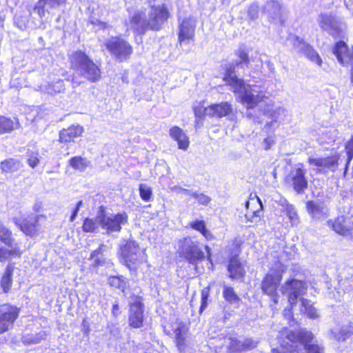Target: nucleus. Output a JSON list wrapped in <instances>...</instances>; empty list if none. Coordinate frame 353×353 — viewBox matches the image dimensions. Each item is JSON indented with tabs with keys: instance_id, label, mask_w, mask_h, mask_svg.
<instances>
[{
	"instance_id": "obj_57",
	"label": "nucleus",
	"mask_w": 353,
	"mask_h": 353,
	"mask_svg": "<svg viewBox=\"0 0 353 353\" xmlns=\"http://www.w3.org/2000/svg\"><path fill=\"white\" fill-rule=\"evenodd\" d=\"M94 24L98 26L102 30H105L108 28V23L105 21L99 20Z\"/></svg>"
},
{
	"instance_id": "obj_45",
	"label": "nucleus",
	"mask_w": 353,
	"mask_h": 353,
	"mask_svg": "<svg viewBox=\"0 0 353 353\" xmlns=\"http://www.w3.org/2000/svg\"><path fill=\"white\" fill-rule=\"evenodd\" d=\"M336 21L334 17L327 15L322 14L321 16L320 26L323 29H331L334 27Z\"/></svg>"
},
{
	"instance_id": "obj_32",
	"label": "nucleus",
	"mask_w": 353,
	"mask_h": 353,
	"mask_svg": "<svg viewBox=\"0 0 353 353\" xmlns=\"http://www.w3.org/2000/svg\"><path fill=\"white\" fill-rule=\"evenodd\" d=\"M223 297L224 300L230 305H239L241 298L236 292L234 288L230 285H224L223 288Z\"/></svg>"
},
{
	"instance_id": "obj_4",
	"label": "nucleus",
	"mask_w": 353,
	"mask_h": 353,
	"mask_svg": "<svg viewBox=\"0 0 353 353\" xmlns=\"http://www.w3.org/2000/svg\"><path fill=\"white\" fill-rule=\"evenodd\" d=\"M179 248L177 254L180 258L188 264L192 265L195 268H197L198 263L202 262L207 258L211 260V248L209 245H205L204 249L207 252L205 255L203 250L202 244L194 241L190 236H185L178 241Z\"/></svg>"
},
{
	"instance_id": "obj_53",
	"label": "nucleus",
	"mask_w": 353,
	"mask_h": 353,
	"mask_svg": "<svg viewBox=\"0 0 353 353\" xmlns=\"http://www.w3.org/2000/svg\"><path fill=\"white\" fill-rule=\"evenodd\" d=\"M39 162H40V160L39 158V153L37 152H31L28 154L27 163L30 167H31L32 168H34L35 167H37L38 165Z\"/></svg>"
},
{
	"instance_id": "obj_6",
	"label": "nucleus",
	"mask_w": 353,
	"mask_h": 353,
	"mask_svg": "<svg viewBox=\"0 0 353 353\" xmlns=\"http://www.w3.org/2000/svg\"><path fill=\"white\" fill-rule=\"evenodd\" d=\"M104 46L110 54L119 63L129 60L134 52L132 44L121 35L111 37L105 41Z\"/></svg>"
},
{
	"instance_id": "obj_56",
	"label": "nucleus",
	"mask_w": 353,
	"mask_h": 353,
	"mask_svg": "<svg viewBox=\"0 0 353 353\" xmlns=\"http://www.w3.org/2000/svg\"><path fill=\"white\" fill-rule=\"evenodd\" d=\"M121 312L120 310L119 305L118 303H115L112 305V314L114 317L117 318Z\"/></svg>"
},
{
	"instance_id": "obj_47",
	"label": "nucleus",
	"mask_w": 353,
	"mask_h": 353,
	"mask_svg": "<svg viewBox=\"0 0 353 353\" xmlns=\"http://www.w3.org/2000/svg\"><path fill=\"white\" fill-rule=\"evenodd\" d=\"M241 341L236 338H230V344L228 346L229 353H239L241 350Z\"/></svg>"
},
{
	"instance_id": "obj_2",
	"label": "nucleus",
	"mask_w": 353,
	"mask_h": 353,
	"mask_svg": "<svg viewBox=\"0 0 353 353\" xmlns=\"http://www.w3.org/2000/svg\"><path fill=\"white\" fill-rule=\"evenodd\" d=\"M244 241L234 238L225 247V268L228 277L233 281L243 282L247 276L245 261L241 258Z\"/></svg>"
},
{
	"instance_id": "obj_54",
	"label": "nucleus",
	"mask_w": 353,
	"mask_h": 353,
	"mask_svg": "<svg viewBox=\"0 0 353 353\" xmlns=\"http://www.w3.org/2000/svg\"><path fill=\"white\" fill-rule=\"evenodd\" d=\"M193 197L196 199L198 204L201 205H207L210 201V198L204 194H194Z\"/></svg>"
},
{
	"instance_id": "obj_35",
	"label": "nucleus",
	"mask_w": 353,
	"mask_h": 353,
	"mask_svg": "<svg viewBox=\"0 0 353 353\" xmlns=\"http://www.w3.org/2000/svg\"><path fill=\"white\" fill-rule=\"evenodd\" d=\"M353 336V322L350 321L347 325H343L336 336L338 341L344 342Z\"/></svg>"
},
{
	"instance_id": "obj_40",
	"label": "nucleus",
	"mask_w": 353,
	"mask_h": 353,
	"mask_svg": "<svg viewBox=\"0 0 353 353\" xmlns=\"http://www.w3.org/2000/svg\"><path fill=\"white\" fill-rule=\"evenodd\" d=\"M46 333L40 331L36 333H30L23 336V341L27 344H37L45 339Z\"/></svg>"
},
{
	"instance_id": "obj_29",
	"label": "nucleus",
	"mask_w": 353,
	"mask_h": 353,
	"mask_svg": "<svg viewBox=\"0 0 353 353\" xmlns=\"http://www.w3.org/2000/svg\"><path fill=\"white\" fill-rule=\"evenodd\" d=\"M14 270L13 264H8L1 276L0 287L4 294L8 293L12 285V274Z\"/></svg>"
},
{
	"instance_id": "obj_36",
	"label": "nucleus",
	"mask_w": 353,
	"mask_h": 353,
	"mask_svg": "<svg viewBox=\"0 0 353 353\" xmlns=\"http://www.w3.org/2000/svg\"><path fill=\"white\" fill-rule=\"evenodd\" d=\"M108 283L110 288L120 290L123 292L126 289L127 281L121 275L109 276Z\"/></svg>"
},
{
	"instance_id": "obj_50",
	"label": "nucleus",
	"mask_w": 353,
	"mask_h": 353,
	"mask_svg": "<svg viewBox=\"0 0 353 353\" xmlns=\"http://www.w3.org/2000/svg\"><path fill=\"white\" fill-rule=\"evenodd\" d=\"M209 109L208 107H203L202 105H197L193 108L194 116L196 119L200 120H203L207 115H210L207 112L208 110Z\"/></svg>"
},
{
	"instance_id": "obj_22",
	"label": "nucleus",
	"mask_w": 353,
	"mask_h": 353,
	"mask_svg": "<svg viewBox=\"0 0 353 353\" xmlns=\"http://www.w3.org/2000/svg\"><path fill=\"white\" fill-rule=\"evenodd\" d=\"M130 23L134 32L139 35H143L148 30H150L149 19H146L144 10L136 11L130 18Z\"/></svg>"
},
{
	"instance_id": "obj_11",
	"label": "nucleus",
	"mask_w": 353,
	"mask_h": 353,
	"mask_svg": "<svg viewBox=\"0 0 353 353\" xmlns=\"http://www.w3.org/2000/svg\"><path fill=\"white\" fill-rule=\"evenodd\" d=\"M21 313V308L10 303L0 304V335L12 330Z\"/></svg>"
},
{
	"instance_id": "obj_10",
	"label": "nucleus",
	"mask_w": 353,
	"mask_h": 353,
	"mask_svg": "<svg viewBox=\"0 0 353 353\" xmlns=\"http://www.w3.org/2000/svg\"><path fill=\"white\" fill-rule=\"evenodd\" d=\"M132 299V301L128 304V325L132 329H139L145 323V306L142 296L134 295Z\"/></svg>"
},
{
	"instance_id": "obj_58",
	"label": "nucleus",
	"mask_w": 353,
	"mask_h": 353,
	"mask_svg": "<svg viewBox=\"0 0 353 353\" xmlns=\"http://www.w3.org/2000/svg\"><path fill=\"white\" fill-rule=\"evenodd\" d=\"M286 338L292 341V342H294L295 341H296V334L294 332V331H291L286 336Z\"/></svg>"
},
{
	"instance_id": "obj_51",
	"label": "nucleus",
	"mask_w": 353,
	"mask_h": 353,
	"mask_svg": "<svg viewBox=\"0 0 353 353\" xmlns=\"http://www.w3.org/2000/svg\"><path fill=\"white\" fill-rule=\"evenodd\" d=\"M257 342L252 338H247L241 342L242 352H246L254 349L257 346Z\"/></svg>"
},
{
	"instance_id": "obj_24",
	"label": "nucleus",
	"mask_w": 353,
	"mask_h": 353,
	"mask_svg": "<svg viewBox=\"0 0 353 353\" xmlns=\"http://www.w3.org/2000/svg\"><path fill=\"white\" fill-rule=\"evenodd\" d=\"M23 165L19 159L10 157L0 162V171L4 175L12 174L21 170Z\"/></svg>"
},
{
	"instance_id": "obj_5",
	"label": "nucleus",
	"mask_w": 353,
	"mask_h": 353,
	"mask_svg": "<svg viewBox=\"0 0 353 353\" xmlns=\"http://www.w3.org/2000/svg\"><path fill=\"white\" fill-rule=\"evenodd\" d=\"M118 259L130 272L135 274H137L139 266L146 261L145 253L141 252L139 243L132 239H128L120 245Z\"/></svg>"
},
{
	"instance_id": "obj_14",
	"label": "nucleus",
	"mask_w": 353,
	"mask_h": 353,
	"mask_svg": "<svg viewBox=\"0 0 353 353\" xmlns=\"http://www.w3.org/2000/svg\"><path fill=\"white\" fill-rule=\"evenodd\" d=\"M340 158L341 155L339 153H335L325 157H310L307 161L310 165L316 168L317 174H325L329 172H335L338 170Z\"/></svg>"
},
{
	"instance_id": "obj_41",
	"label": "nucleus",
	"mask_w": 353,
	"mask_h": 353,
	"mask_svg": "<svg viewBox=\"0 0 353 353\" xmlns=\"http://www.w3.org/2000/svg\"><path fill=\"white\" fill-rule=\"evenodd\" d=\"M14 130V122L12 119L0 116V135L10 133Z\"/></svg>"
},
{
	"instance_id": "obj_23",
	"label": "nucleus",
	"mask_w": 353,
	"mask_h": 353,
	"mask_svg": "<svg viewBox=\"0 0 353 353\" xmlns=\"http://www.w3.org/2000/svg\"><path fill=\"white\" fill-rule=\"evenodd\" d=\"M169 135L177 143L178 148L187 150L190 146V140L185 132L177 125L172 126L169 130Z\"/></svg>"
},
{
	"instance_id": "obj_42",
	"label": "nucleus",
	"mask_w": 353,
	"mask_h": 353,
	"mask_svg": "<svg viewBox=\"0 0 353 353\" xmlns=\"http://www.w3.org/2000/svg\"><path fill=\"white\" fill-rule=\"evenodd\" d=\"M301 306L303 307V312L307 314L310 319H316L318 314L316 309L310 304V301L307 299H301Z\"/></svg>"
},
{
	"instance_id": "obj_18",
	"label": "nucleus",
	"mask_w": 353,
	"mask_h": 353,
	"mask_svg": "<svg viewBox=\"0 0 353 353\" xmlns=\"http://www.w3.org/2000/svg\"><path fill=\"white\" fill-rule=\"evenodd\" d=\"M84 128L80 125H70L59 132L58 142L63 145L74 143L75 139L82 137Z\"/></svg>"
},
{
	"instance_id": "obj_46",
	"label": "nucleus",
	"mask_w": 353,
	"mask_h": 353,
	"mask_svg": "<svg viewBox=\"0 0 353 353\" xmlns=\"http://www.w3.org/2000/svg\"><path fill=\"white\" fill-rule=\"evenodd\" d=\"M139 191L140 197L143 201L148 202L151 199L152 195V190L151 188L147 187L144 184H140Z\"/></svg>"
},
{
	"instance_id": "obj_44",
	"label": "nucleus",
	"mask_w": 353,
	"mask_h": 353,
	"mask_svg": "<svg viewBox=\"0 0 353 353\" xmlns=\"http://www.w3.org/2000/svg\"><path fill=\"white\" fill-rule=\"evenodd\" d=\"M236 55L240 59L239 61H237L235 65L232 64L235 66H241L242 65H245L248 67L250 65V57L248 54V52L245 49H240L236 52ZM230 64L229 65H230Z\"/></svg>"
},
{
	"instance_id": "obj_48",
	"label": "nucleus",
	"mask_w": 353,
	"mask_h": 353,
	"mask_svg": "<svg viewBox=\"0 0 353 353\" xmlns=\"http://www.w3.org/2000/svg\"><path fill=\"white\" fill-rule=\"evenodd\" d=\"M210 290V287L208 286L203 289L201 292V305L199 308V312L201 313L208 305V299L209 296V293Z\"/></svg>"
},
{
	"instance_id": "obj_19",
	"label": "nucleus",
	"mask_w": 353,
	"mask_h": 353,
	"mask_svg": "<svg viewBox=\"0 0 353 353\" xmlns=\"http://www.w3.org/2000/svg\"><path fill=\"white\" fill-rule=\"evenodd\" d=\"M245 206L248 210L245 214L248 221L252 222L254 218H259L263 210V205L261 199L256 193L251 192L249 195L248 201L245 202Z\"/></svg>"
},
{
	"instance_id": "obj_60",
	"label": "nucleus",
	"mask_w": 353,
	"mask_h": 353,
	"mask_svg": "<svg viewBox=\"0 0 353 353\" xmlns=\"http://www.w3.org/2000/svg\"><path fill=\"white\" fill-rule=\"evenodd\" d=\"M90 331V326L89 325H87L85 326V329L84 330H83V332L85 334H88L89 332Z\"/></svg>"
},
{
	"instance_id": "obj_1",
	"label": "nucleus",
	"mask_w": 353,
	"mask_h": 353,
	"mask_svg": "<svg viewBox=\"0 0 353 353\" xmlns=\"http://www.w3.org/2000/svg\"><path fill=\"white\" fill-rule=\"evenodd\" d=\"M68 58L70 69L77 72V74H72L70 79L73 87L81 85V77L90 83H96L101 79L102 72L100 66L84 51L74 50L68 54Z\"/></svg>"
},
{
	"instance_id": "obj_33",
	"label": "nucleus",
	"mask_w": 353,
	"mask_h": 353,
	"mask_svg": "<svg viewBox=\"0 0 353 353\" xmlns=\"http://www.w3.org/2000/svg\"><path fill=\"white\" fill-rule=\"evenodd\" d=\"M90 162L81 156H74L68 161V165L74 170L84 172L89 167Z\"/></svg>"
},
{
	"instance_id": "obj_17",
	"label": "nucleus",
	"mask_w": 353,
	"mask_h": 353,
	"mask_svg": "<svg viewBox=\"0 0 353 353\" xmlns=\"http://www.w3.org/2000/svg\"><path fill=\"white\" fill-rule=\"evenodd\" d=\"M173 341L180 353H185L189 347V328L180 321L176 323V327L173 329Z\"/></svg>"
},
{
	"instance_id": "obj_43",
	"label": "nucleus",
	"mask_w": 353,
	"mask_h": 353,
	"mask_svg": "<svg viewBox=\"0 0 353 353\" xmlns=\"http://www.w3.org/2000/svg\"><path fill=\"white\" fill-rule=\"evenodd\" d=\"M189 227L194 230L200 232L204 237H207L208 231L206 228L205 222L203 220H194L189 223Z\"/></svg>"
},
{
	"instance_id": "obj_25",
	"label": "nucleus",
	"mask_w": 353,
	"mask_h": 353,
	"mask_svg": "<svg viewBox=\"0 0 353 353\" xmlns=\"http://www.w3.org/2000/svg\"><path fill=\"white\" fill-rule=\"evenodd\" d=\"M305 208L310 217L313 219L320 220L327 216L325 207L314 201H308L305 203Z\"/></svg>"
},
{
	"instance_id": "obj_8",
	"label": "nucleus",
	"mask_w": 353,
	"mask_h": 353,
	"mask_svg": "<svg viewBox=\"0 0 353 353\" xmlns=\"http://www.w3.org/2000/svg\"><path fill=\"white\" fill-rule=\"evenodd\" d=\"M46 219L42 214L28 213L19 217H14L12 221L18 229L26 236L30 237L37 236L41 232V219Z\"/></svg>"
},
{
	"instance_id": "obj_27",
	"label": "nucleus",
	"mask_w": 353,
	"mask_h": 353,
	"mask_svg": "<svg viewBox=\"0 0 353 353\" xmlns=\"http://www.w3.org/2000/svg\"><path fill=\"white\" fill-rule=\"evenodd\" d=\"M23 250H22L17 245L14 243L11 249L5 247H0V262L10 261L12 259H21Z\"/></svg>"
},
{
	"instance_id": "obj_49",
	"label": "nucleus",
	"mask_w": 353,
	"mask_h": 353,
	"mask_svg": "<svg viewBox=\"0 0 353 353\" xmlns=\"http://www.w3.org/2000/svg\"><path fill=\"white\" fill-rule=\"evenodd\" d=\"M303 349L306 353H323V348L319 345L316 341L309 343Z\"/></svg>"
},
{
	"instance_id": "obj_16",
	"label": "nucleus",
	"mask_w": 353,
	"mask_h": 353,
	"mask_svg": "<svg viewBox=\"0 0 353 353\" xmlns=\"http://www.w3.org/2000/svg\"><path fill=\"white\" fill-rule=\"evenodd\" d=\"M301 167L292 170L288 175L287 180L291 182L293 190L297 194H302L308 188V181L306 174V170L303 169V165L299 164Z\"/></svg>"
},
{
	"instance_id": "obj_7",
	"label": "nucleus",
	"mask_w": 353,
	"mask_h": 353,
	"mask_svg": "<svg viewBox=\"0 0 353 353\" xmlns=\"http://www.w3.org/2000/svg\"><path fill=\"white\" fill-rule=\"evenodd\" d=\"M284 269H276L265 274L261 283L262 293L270 297L274 304L279 302V289L283 280Z\"/></svg>"
},
{
	"instance_id": "obj_52",
	"label": "nucleus",
	"mask_w": 353,
	"mask_h": 353,
	"mask_svg": "<svg viewBox=\"0 0 353 353\" xmlns=\"http://www.w3.org/2000/svg\"><path fill=\"white\" fill-rule=\"evenodd\" d=\"M285 214L289 218L290 221L292 224L296 223L299 220V216L297 212L294 210V208L292 206H288L285 208Z\"/></svg>"
},
{
	"instance_id": "obj_37",
	"label": "nucleus",
	"mask_w": 353,
	"mask_h": 353,
	"mask_svg": "<svg viewBox=\"0 0 353 353\" xmlns=\"http://www.w3.org/2000/svg\"><path fill=\"white\" fill-rule=\"evenodd\" d=\"M99 226L100 225L97 221V216L96 219L86 217L83 221L81 228L85 233H94L97 232Z\"/></svg>"
},
{
	"instance_id": "obj_34",
	"label": "nucleus",
	"mask_w": 353,
	"mask_h": 353,
	"mask_svg": "<svg viewBox=\"0 0 353 353\" xmlns=\"http://www.w3.org/2000/svg\"><path fill=\"white\" fill-rule=\"evenodd\" d=\"M103 248L104 245L101 243L91 252L89 257V260H93V263L90 265L91 268H97L104 264V259H102Z\"/></svg>"
},
{
	"instance_id": "obj_55",
	"label": "nucleus",
	"mask_w": 353,
	"mask_h": 353,
	"mask_svg": "<svg viewBox=\"0 0 353 353\" xmlns=\"http://www.w3.org/2000/svg\"><path fill=\"white\" fill-rule=\"evenodd\" d=\"M82 204H83L82 201H79L77 203L76 207L74 208V210L72 212V214L70 215V222H73L74 221V219H76V217L77 216L78 212H79V209H80L81 206L82 205Z\"/></svg>"
},
{
	"instance_id": "obj_26",
	"label": "nucleus",
	"mask_w": 353,
	"mask_h": 353,
	"mask_svg": "<svg viewBox=\"0 0 353 353\" xmlns=\"http://www.w3.org/2000/svg\"><path fill=\"white\" fill-rule=\"evenodd\" d=\"M209 109L212 111L210 116L216 118H223L232 113V105L226 101L219 103H214L209 105Z\"/></svg>"
},
{
	"instance_id": "obj_15",
	"label": "nucleus",
	"mask_w": 353,
	"mask_h": 353,
	"mask_svg": "<svg viewBox=\"0 0 353 353\" xmlns=\"http://www.w3.org/2000/svg\"><path fill=\"white\" fill-rule=\"evenodd\" d=\"M170 17V9L168 8L167 4L162 3L158 6H151L148 19L150 30H161L163 25L167 23Z\"/></svg>"
},
{
	"instance_id": "obj_28",
	"label": "nucleus",
	"mask_w": 353,
	"mask_h": 353,
	"mask_svg": "<svg viewBox=\"0 0 353 353\" xmlns=\"http://www.w3.org/2000/svg\"><path fill=\"white\" fill-rule=\"evenodd\" d=\"M68 0H38V5L35 7L39 16L42 18L46 14V6L49 8L54 9L63 6L67 3Z\"/></svg>"
},
{
	"instance_id": "obj_9",
	"label": "nucleus",
	"mask_w": 353,
	"mask_h": 353,
	"mask_svg": "<svg viewBox=\"0 0 353 353\" xmlns=\"http://www.w3.org/2000/svg\"><path fill=\"white\" fill-rule=\"evenodd\" d=\"M97 221L100 227L108 233L119 232L121 230L122 225L126 224L128 221V216L126 212L117 213L108 216L103 207L97 214Z\"/></svg>"
},
{
	"instance_id": "obj_59",
	"label": "nucleus",
	"mask_w": 353,
	"mask_h": 353,
	"mask_svg": "<svg viewBox=\"0 0 353 353\" xmlns=\"http://www.w3.org/2000/svg\"><path fill=\"white\" fill-rule=\"evenodd\" d=\"M272 353H297L296 352V349H292V350H287L285 352H281L277 349H274L272 350Z\"/></svg>"
},
{
	"instance_id": "obj_39",
	"label": "nucleus",
	"mask_w": 353,
	"mask_h": 353,
	"mask_svg": "<svg viewBox=\"0 0 353 353\" xmlns=\"http://www.w3.org/2000/svg\"><path fill=\"white\" fill-rule=\"evenodd\" d=\"M0 241L9 247L14 242L12 232L3 224H0Z\"/></svg>"
},
{
	"instance_id": "obj_12",
	"label": "nucleus",
	"mask_w": 353,
	"mask_h": 353,
	"mask_svg": "<svg viewBox=\"0 0 353 353\" xmlns=\"http://www.w3.org/2000/svg\"><path fill=\"white\" fill-rule=\"evenodd\" d=\"M303 281L296 279H288L285 282V289L288 291L287 298L289 303V307L284 310L285 316H288L290 318H293V309L297 303L299 296L303 293L305 289Z\"/></svg>"
},
{
	"instance_id": "obj_20",
	"label": "nucleus",
	"mask_w": 353,
	"mask_h": 353,
	"mask_svg": "<svg viewBox=\"0 0 353 353\" xmlns=\"http://www.w3.org/2000/svg\"><path fill=\"white\" fill-rule=\"evenodd\" d=\"M332 53L342 65H347L350 61L353 62V46L350 49L343 41H339L334 43Z\"/></svg>"
},
{
	"instance_id": "obj_31",
	"label": "nucleus",
	"mask_w": 353,
	"mask_h": 353,
	"mask_svg": "<svg viewBox=\"0 0 353 353\" xmlns=\"http://www.w3.org/2000/svg\"><path fill=\"white\" fill-rule=\"evenodd\" d=\"M267 4L270 7L272 11L270 13V18L271 20H278L281 24L284 23V19L282 14V6L278 0H270Z\"/></svg>"
},
{
	"instance_id": "obj_13",
	"label": "nucleus",
	"mask_w": 353,
	"mask_h": 353,
	"mask_svg": "<svg viewBox=\"0 0 353 353\" xmlns=\"http://www.w3.org/2000/svg\"><path fill=\"white\" fill-rule=\"evenodd\" d=\"M327 225L338 235L353 239V215H338L329 219Z\"/></svg>"
},
{
	"instance_id": "obj_38",
	"label": "nucleus",
	"mask_w": 353,
	"mask_h": 353,
	"mask_svg": "<svg viewBox=\"0 0 353 353\" xmlns=\"http://www.w3.org/2000/svg\"><path fill=\"white\" fill-rule=\"evenodd\" d=\"M313 341H314V336L310 330L301 329L296 334V341L302 345L303 347Z\"/></svg>"
},
{
	"instance_id": "obj_30",
	"label": "nucleus",
	"mask_w": 353,
	"mask_h": 353,
	"mask_svg": "<svg viewBox=\"0 0 353 353\" xmlns=\"http://www.w3.org/2000/svg\"><path fill=\"white\" fill-rule=\"evenodd\" d=\"M301 42L303 43L301 52L303 54L312 62L315 63L319 66H321L323 61L319 53L310 44L303 41Z\"/></svg>"
},
{
	"instance_id": "obj_21",
	"label": "nucleus",
	"mask_w": 353,
	"mask_h": 353,
	"mask_svg": "<svg viewBox=\"0 0 353 353\" xmlns=\"http://www.w3.org/2000/svg\"><path fill=\"white\" fill-rule=\"evenodd\" d=\"M195 22L190 18H185L179 25L178 42L182 43L193 41L195 37Z\"/></svg>"
},
{
	"instance_id": "obj_3",
	"label": "nucleus",
	"mask_w": 353,
	"mask_h": 353,
	"mask_svg": "<svg viewBox=\"0 0 353 353\" xmlns=\"http://www.w3.org/2000/svg\"><path fill=\"white\" fill-rule=\"evenodd\" d=\"M223 81L225 85L230 87L234 94H240L244 90V93L239 97V101L241 103H245L248 109H254L258 104L264 101L265 95H255L246 90V84L243 79L239 78L236 74L234 66L228 65L224 71Z\"/></svg>"
}]
</instances>
